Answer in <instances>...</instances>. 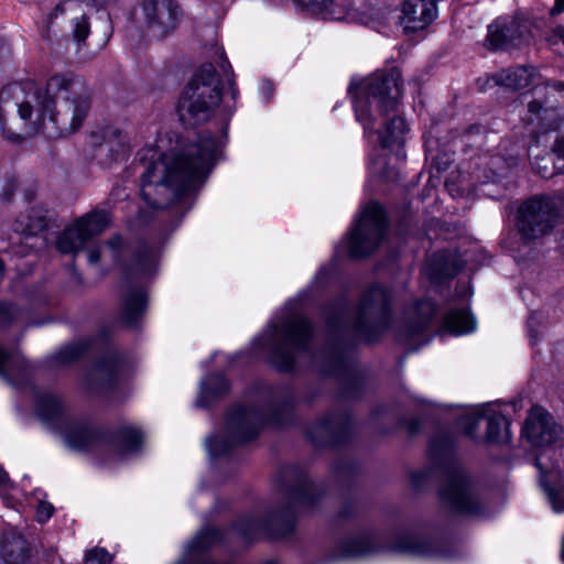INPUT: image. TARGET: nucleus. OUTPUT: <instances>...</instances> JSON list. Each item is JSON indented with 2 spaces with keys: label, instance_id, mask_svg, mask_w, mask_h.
I'll return each instance as SVG.
<instances>
[{
  "label": "nucleus",
  "instance_id": "obj_37",
  "mask_svg": "<svg viewBox=\"0 0 564 564\" xmlns=\"http://www.w3.org/2000/svg\"><path fill=\"white\" fill-rule=\"evenodd\" d=\"M541 111L543 112V116H542V118H543V119H544V118L552 117V115H553V111H552V110L543 109L542 105H541L539 101H536V100L531 101V102L529 104V112H530V113H532V115H538V113H540Z\"/></svg>",
  "mask_w": 564,
  "mask_h": 564
},
{
  "label": "nucleus",
  "instance_id": "obj_18",
  "mask_svg": "<svg viewBox=\"0 0 564 564\" xmlns=\"http://www.w3.org/2000/svg\"><path fill=\"white\" fill-rule=\"evenodd\" d=\"M390 301L391 295L387 289L382 286L371 288L361 300L359 307L360 319H365L373 315L380 319L383 327H387Z\"/></svg>",
  "mask_w": 564,
  "mask_h": 564
},
{
  "label": "nucleus",
  "instance_id": "obj_31",
  "mask_svg": "<svg viewBox=\"0 0 564 564\" xmlns=\"http://www.w3.org/2000/svg\"><path fill=\"white\" fill-rule=\"evenodd\" d=\"M20 311L12 304H0V330L7 329L13 322L18 319Z\"/></svg>",
  "mask_w": 564,
  "mask_h": 564
},
{
  "label": "nucleus",
  "instance_id": "obj_44",
  "mask_svg": "<svg viewBox=\"0 0 564 564\" xmlns=\"http://www.w3.org/2000/svg\"><path fill=\"white\" fill-rule=\"evenodd\" d=\"M7 138L14 142H18L21 140V135L17 134V133H7Z\"/></svg>",
  "mask_w": 564,
  "mask_h": 564
},
{
  "label": "nucleus",
  "instance_id": "obj_20",
  "mask_svg": "<svg viewBox=\"0 0 564 564\" xmlns=\"http://www.w3.org/2000/svg\"><path fill=\"white\" fill-rule=\"evenodd\" d=\"M533 68L524 66L510 67L502 69L490 78L495 85L505 86L512 89L527 87L532 78Z\"/></svg>",
  "mask_w": 564,
  "mask_h": 564
},
{
  "label": "nucleus",
  "instance_id": "obj_30",
  "mask_svg": "<svg viewBox=\"0 0 564 564\" xmlns=\"http://www.w3.org/2000/svg\"><path fill=\"white\" fill-rule=\"evenodd\" d=\"M217 55H218V58H219V67L224 72L225 76L227 77V83H228V88H229L230 98L232 100V105H228L226 102V107H227V109H230V108L234 107V105H235V102H236V100L238 98L239 91H238V89L236 87L234 77L231 75V66H230L229 62L227 61L224 52L223 51H217Z\"/></svg>",
  "mask_w": 564,
  "mask_h": 564
},
{
  "label": "nucleus",
  "instance_id": "obj_43",
  "mask_svg": "<svg viewBox=\"0 0 564 564\" xmlns=\"http://www.w3.org/2000/svg\"><path fill=\"white\" fill-rule=\"evenodd\" d=\"M307 489L308 488H306V486H304L301 490L296 491L295 499L299 502H306L308 500Z\"/></svg>",
  "mask_w": 564,
  "mask_h": 564
},
{
  "label": "nucleus",
  "instance_id": "obj_23",
  "mask_svg": "<svg viewBox=\"0 0 564 564\" xmlns=\"http://www.w3.org/2000/svg\"><path fill=\"white\" fill-rule=\"evenodd\" d=\"M145 304V294L142 290H133L127 293L123 297V319L130 325L135 324L143 314Z\"/></svg>",
  "mask_w": 564,
  "mask_h": 564
},
{
  "label": "nucleus",
  "instance_id": "obj_1",
  "mask_svg": "<svg viewBox=\"0 0 564 564\" xmlns=\"http://www.w3.org/2000/svg\"><path fill=\"white\" fill-rule=\"evenodd\" d=\"M156 149H143L142 159L153 162L142 176L141 197L153 208H165L192 189L214 165L219 143L210 134L178 139L160 138Z\"/></svg>",
  "mask_w": 564,
  "mask_h": 564
},
{
  "label": "nucleus",
  "instance_id": "obj_21",
  "mask_svg": "<svg viewBox=\"0 0 564 564\" xmlns=\"http://www.w3.org/2000/svg\"><path fill=\"white\" fill-rule=\"evenodd\" d=\"M476 322L468 310H451L442 321V330L453 335H464L474 332Z\"/></svg>",
  "mask_w": 564,
  "mask_h": 564
},
{
  "label": "nucleus",
  "instance_id": "obj_16",
  "mask_svg": "<svg viewBox=\"0 0 564 564\" xmlns=\"http://www.w3.org/2000/svg\"><path fill=\"white\" fill-rule=\"evenodd\" d=\"M528 441L536 447L552 444L560 435V427L553 417L541 406H533L523 427Z\"/></svg>",
  "mask_w": 564,
  "mask_h": 564
},
{
  "label": "nucleus",
  "instance_id": "obj_27",
  "mask_svg": "<svg viewBox=\"0 0 564 564\" xmlns=\"http://www.w3.org/2000/svg\"><path fill=\"white\" fill-rule=\"evenodd\" d=\"M25 360L18 350L6 352L0 348V376L11 378L25 369Z\"/></svg>",
  "mask_w": 564,
  "mask_h": 564
},
{
  "label": "nucleus",
  "instance_id": "obj_9",
  "mask_svg": "<svg viewBox=\"0 0 564 564\" xmlns=\"http://www.w3.org/2000/svg\"><path fill=\"white\" fill-rule=\"evenodd\" d=\"M311 326L302 317H294L285 322L275 330L276 346L271 355V362L280 370H291L295 354L306 348L311 338Z\"/></svg>",
  "mask_w": 564,
  "mask_h": 564
},
{
  "label": "nucleus",
  "instance_id": "obj_4",
  "mask_svg": "<svg viewBox=\"0 0 564 564\" xmlns=\"http://www.w3.org/2000/svg\"><path fill=\"white\" fill-rule=\"evenodd\" d=\"M221 100L220 80L212 64H204L194 74L178 101L184 121L198 123L208 120Z\"/></svg>",
  "mask_w": 564,
  "mask_h": 564
},
{
  "label": "nucleus",
  "instance_id": "obj_45",
  "mask_svg": "<svg viewBox=\"0 0 564 564\" xmlns=\"http://www.w3.org/2000/svg\"><path fill=\"white\" fill-rule=\"evenodd\" d=\"M112 379H113V372L111 371V372L109 373V380H112Z\"/></svg>",
  "mask_w": 564,
  "mask_h": 564
},
{
  "label": "nucleus",
  "instance_id": "obj_6",
  "mask_svg": "<svg viewBox=\"0 0 564 564\" xmlns=\"http://www.w3.org/2000/svg\"><path fill=\"white\" fill-rule=\"evenodd\" d=\"M44 420H55V429L65 444L75 451H88L95 446L99 435L85 423L68 421L63 416L62 403L57 397H47L40 404Z\"/></svg>",
  "mask_w": 564,
  "mask_h": 564
},
{
  "label": "nucleus",
  "instance_id": "obj_29",
  "mask_svg": "<svg viewBox=\"0 0 564 564\" xmlns=\"http://www.w3.org/2000/svg\"><path fill=\"white\" fill-rule=\"evenodd\" d=\"M296 4L303 8L310 9L313 12L324 13L335 19H341L340 15H336L334 8V0H293Z\"/></svg>",
  "mask_w": 564,
  "mask_h": 564
},
{
  "label": "nucleus",
  "instance_id": "obj_26",
  "mask_svg": "<svg viewBox=\"0 0 564 564\" xmlns=\"http://www.w3.org/2000/svg\"><path fill=\"white\" fill-rule=\"evenodd\" d=\"M142 443V434L135 427H124L116 436V448L121 456L138 451Z\"/></svg>",
  "mask_w": 564,
  "mask_h": 564
},
{
  "label": "nucleus",
  "instance_id": "obj_24",
  "mask_svg": "<svg viewBox=\"0 0 564 564\" xmlns=\"http://www.w3.org/2000/svg\"><path fill=\"white\" fill-rule=\"evenodd\" d=\"M47 226L45 216L40 210H32L30 214L17 219L14 230L25 236H35Z\"/></svg>",
  "mask_w": 564,
  "mask_h": 564
},
{
  "label": "nucleus",
  "instance_id": "obj_47",
  "mask_svg": "<svg viewBox=\"0 0 564 564\" xmlns=\"http://www.w3.org/2000/svg\"><path fill=\"white\" fill-rule=\"evenodd\" d=\"M562 247L564 248V234H563V237H562Z\"/></svg>",
  "mask_w": 564,
  "mask_h": 564
},
{
  "label": "nucleus",
  "instance_id": "obj_40",
  "mask_svg": "<svg viewBox=\"0 0 564 564\" xmlns=\"http://www.w3.org/2000/svg\"><path fill=\"white\" fill-rule=\"evenodd\" d=\"M553 152L558 156L564 159V138H557L554 147Z\"/></svg>",
  "mask_w": 564,
  "mask_h": 564
},
{
  "label": "nucleus",
  "instance_id": "obj_3",
  "mask_svg": "<svg viewBox=\"0 0 564 564\" xmlns=\"http://www.w3.org/2000/svg\"><path fill=\"white\" fill-rule=\"evenodd\" d=\"M355 89V112L365 131L375 129L378 115L384 126L382 130H377L382 148L402 145L406 123L399 116L390 117L395 112L402 95L400 72L395 68L376 72L362 79Z\"/></svg>",
  "mask_w": 564,
  "mask_h": 564
},
{
  "label": "nucleus",
  "instance_id": "obj_14",
  "mask_svg": "<svg viewBox=\"0 0 564 564\" xmlns=\"http://www.w3.org/2000/svg\"><path fill=\"white\" fill-rule=\"evenodd\" d=\"M530 37L528 23L514 18H500L488 26L487 41L491 48L519 47Z\"/></svg>",
  "mask_w": 564,
  "mask_h": 564
},
{
  "label": "nucleus",
  "instance_id": "obj_2",
  "mask_svg": "<svg viewBox=\"0 0 564 564\" xmlns=\"http://www.w3.org/2000/svg\"><path fill=\"white\" fill-rule=\"evenodd\" d=\"M85 82L70 73L51 76L43 89L28 94L19 104L25 137L58 138L77 131L90 110Z\"/></svg>",
  "mask_w": 564,
  "mask_h": 564
},
{
  "label": "nucleus",
  "instance_id": "obj_41",
  "mask_svg": "<svg viewBox=\"0 0 564 564\" xmlns=\"http://www.w3.org/2000/svg\"><path fill=\"white\" fill-rule=\"evenodd\" d=\"M564 11V0H555L550 13L551 15L561 14Z\"/></svg>",
  "mask_w": 564,
  "mask_h": 564
},
{
  "label": "nucleus",
  "instance_id": "obj_7",
  "mask_svg": "<svg viewBox=\"0 0 564 564\" xmlns=\"http://www.w3.org/2000/svg\"><path fill=\"white\" fill-rule=\"evenodd\" d=\"M558 213L555 203L545 196H534L518 209V229L524 240L539 239L555 227Z\"/></svg>",
  "mask_w": 564,
  "mask_h": 564
},
{
  "label": "nucleus",
  "instance_id": "obj_39",
  "mask_svg": "<svg viewBox=\"0 0 564 564\" xmlns=\"http://www.w3.org/2000/svg\"><path fill=\"white\" fill-rule=\"evenodd\" d=\"M52 510L53 508L51 505L42 503L37 509V519L40 521L47 520L52 516Z\"/></svg>",
  "mask_w": 564,
  "mask_h": 564
},
{
  "label": "nucleus",
  "instance_id": "obj_5",
  "mask_svg": "<svg viewBox=\"0 0 564 564\" xmlns=\"http://www.w3.org/2000/svg\"><path fill=\"white\" fill-rule=\"evenodd\" d=\"M386 229L387 219L383 208L377 203H369L348 237L349 254L360 258L373 252L382 241Z\"/></svg>",
  "mask_w": 564,
  "mask_h": 564
},
{
  "label": "nucleus",
  "instance_id": "obj_22",
  "mask_svg": "<svg viewBox=\"0 0 564 564\" xmlns=\"http://www.w3.org/2000/svg\"><path fill=\"white\" fill-rule=\"evenodd\" d=\"M1 556L3 564H30L29 544L21 536L7 539L2 544Z\"/></svg>",
  "mask_w": 564,
  "mask_h": 564
},
{
  "label": "nucleus",
  "instance_id": "obj_42",
  "mask_svg": "<svg viewBox=\"0 0 564 564\" xmlns=\"http://www.w3.org/2000/svg\"><path fill=\"white\" fill-rule=\"evenodd\" d=\"M536 169H538V173L543 178H547V177L552 176V174H553V172L549 170L546 164H544V165L536 164Z\"/></svg>",
  "mask_w": 564,
  "mask_h": 564
},
{
  "label": "nucleus",
  "instance_id": "obj_46",
  "mask_svg": "<svg viewBox=\"0 0 564 564\" xmlns=\"http://www.w3.org/2000/svg\"><path fill=\"white\" fill-rule=\"evenodd\" d=\"M556 127H557V126H552V124H550V126H547V129H555Z\"/></svg>",
  "mask_w": 564,
  "mask_h": 564
},
{
  "label": "nucleus",
  "instance_id": "obj_8",
  "mask_svg": "<svg viewBox=\"0 0 564 564\" xmlns=\"http://www.w3.org/2000/svg\"><path fill=\"white\" fill-rule=\"evenodd\" d=\"M128 256V250L119 237H113L108 242L91 248L87 252L90 264L102 263L105 265H122L124 271L135 273L150 272L156 264L159 252L155 249L144 248L133 254L130 264H122V259Z\"/></svg>",
  "mask_w": 564,
  "mask_h": 564
},
{
  "label": "nucleus",
  "instance_id": "obj_34",
  "mask_svg": "<svg viewBox=\"0 0 564 564\" xmlns=\"http://www.w3.org/2000/svg\"><path fill=\"white\" fill-rule=\"evenodd\" d=\"M83 354V348L79 345H72L61 349L56 356V362L66 364L75 360Z\"/></svg>",
  "mask_w": 564,
  "mask_h": 564
},
{
  "label": "nucleus",
  "instance_id": "obj_35",
  "mask_svg": "<svg viewBox=\"0 0 564 564\" xmlns=\"http://www.w3.org/2000/svg\"><path fill=\"white\" fill-rule=\"evenodd\" d=\"M549 501L555 512L564 511V490H555L550 487H545Z\"/></svg>",
  "mask_w": 564,
  "mask_h": 564
},
{
  "label": "nucleus",
  "instance_id": "obj_15",
  "mask_svg": "<svg viewBox=\"0 0 564 564\" xmlns=\"http://www.w3.org/2000/svg\"><path fill=\"white\" fill-rule=\"evenodd\" d=\"M262 426V416L256 410L236 406L227 417V437L234 444L246 443L256 437Z\"/></svg>",
  "mask_w": 564,
  "mask_h": 564
},
{
  "label": "nucleus",
  "instance_id": "obj_33",
  "mask_svg": "<svg viewBox=\"0 0 564 564\" xmlns=\"http://www.w3.org/2000/svg\"><path fill=\"white\" fill-rule=\"evenodd\" d=\"M484 419L480 413H471L460 417L459 425L465 430V433L473 436L479 426V422Z\"/></svg>",
  "mask_w": 564,
  "mask_h": 564
},
{
  "label": "nucleus",
  "instance_id": "obj_11",
  "mask_svg": "<svg viewBox=\"0 0 564 564\" xmlns=\"http://www.w3.org/2000/svg\"><path fill=\"white\" fill-rule=\"evenodd\" d=\"M178 15L174 0H142L134 19L149 35L162 37L175 29Z\"/></svg>",
  "mask_w": 564,
  "mask_h": 564
},
{
  "label": "nucleus",
  "instance_id": "obj_19",
  "mask_svg": "<svg viewBox=\"0 0 564 564\" xmlns=\"http://www.w3.org/2000/svg\"><path fill=\"white\" fill-rule=\"evenodd\" d=\"M406 329L405 337H413L423 332L431 323L435 315V305L433 302L425 300L416 303L406 311Z\"/></svg>",
  "mask_w": 564,
  "mask_h": 564
},
{
  "label": "nucleus",
  "instance_id": "obj_10",
  "mask_svg": "<svg viewBox=\"0 0 564 564\" xmlns=\"http://www.w3.org/2000/svg\"><path fill=\"white\" fill-rule=\"evenodd\" d=\"M440 498L443 506L454 513L475 517L486 514L485 502L463 473H455L446 479L440 490Z\"/></svg>",
  "mask_w": 564,
  "mask_h": 564
},
{
  "label": "nucleus",
  "instance_id": "obj_17",
  "mask_svg": "<svg viewBox=\"0 0 564 564\" xmlns=\"http://www.w3.org/2000/svg\"><path fill=\"white\" fill-rule=\"evenodd\" d=\"M437 17L436 0H403L400 23L405 32L425 29Z\"/></svg>",
  "mask_w": 564,
  "mask_h": 564
},
{
  "label": "nucleus",
  "instance_id": "obj_25",
  "mask_svg": "<svg viewBox=\"0 0 564 564\" xmlns=\"http://www.w3.org/2000/svg\"><path fill=\"white\" fill-rule=\"evenodd\" d=\"M487 440L492 443H503L510 437L509 421L500 413L487 417Z\"/></svg>",
  "mask_w": 564,
  "mask_h": 564
},
{
  "label": "nucleus",
  "instance_id": "obj_28",
  "mask_svg": "<svg viewBox=\"0 0 564 564\" xmlns=\"http://www.w3.org/2000/svg\"><path fill=\"white\" fill-rule=\"evenodd\" d=\"M128 138L120 129L108 127L105 130V143L101 147H106L110 152H112L115 159L124 154L128 150Z\"/></svg>",
  "mask_w": 564,
  "mask_h": 564
},
{
  "label": "nucleus",
  "instance_id": "obj_36",
  "mask_svg": "<svg viewBox=\"0 0 564 564\" xmlns=\"http://www.w3.org/2000/svg\"><path fill=\"white\" fill-rule=\"evenodd\" d=\"M218 437H210L207 441L208 451L212 456L218 457L227 452V445Z\"/></svg>",
  "mask_w": 564,
  "mask_h": 564
},
{
  "label": "nucleus",
  "instance_id": "obj_13",
  "mask_svg": "<svg viewBox=\"0 0 564 564\" xmlns=\"http://www.w3.org/2000/svg\"><path fill=\"white\" fill-rule=\"evenodd\" d=\"M119 0H65L56 6L52 15L68 14L72 17V34L75 42L84 43L90 32L87 10L106 8Z\"/></svg>",
  "mask_w": 564,
  "mask_h": 564
},
{
  "label": "nucleus",
  "instance_id": "obj_32",
  "mask_svg": "<svg viewBox=\"0 0 564 564\" xmlns=\"http://www.w3.org/2000/svg\"><path fill=\"white\" fill-rule=\"evenodd\" d=\"M87 564H111L112 555L104 547H95L86 552Z\"/></svg>",
  "mask_w": 564,
  "mask_h": 564
},
{
  "label": "nucleus",
  "instance_id": "obj_38",
  "mask_svg": "<svg viewBox=\"0 0 564 564\" xmlns=\"http://www.w3.org/2000/svg\"><path fill=\"white\" fill-rule=\"evenodd\" d=\"M547 41L552 44L562 42L564 44V26H557L552 31V34L547 37Z\"/></svg>",
  "mask_w": 564,
  "mask_h": 564
},
{
  "label": "nucleus",
  "instance_id": "obj_12",
  "mask_svg": "<svg viewBox=\"0 0 564 564\" xmlns=\"http://www.w3.org/2000/svg\"><path fill=\"white\" fill-rule=\"evenodd\" d=\"M110 224V216L105 210H93L76 219L65 228L57 240L62 253H76L93 237L100 235Z\"/></svg>",
  "mask_w": 564,
  "mask_h": 564
}]
</instances>
